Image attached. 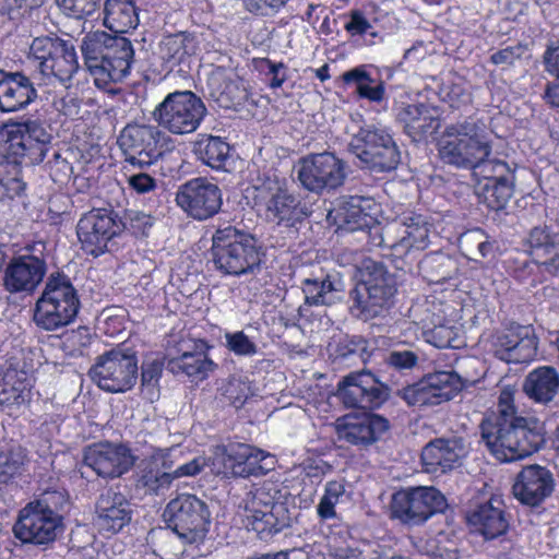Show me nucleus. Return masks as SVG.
Listing matches in <instances>:
<instances>
[{
    "label": "nucleus",
    "mask_w": 559,
    "mask_h": 559,
    "mask_svg": "<svg viewBox=\"0 0 559 559\" xmlns=\"http://www.w3.org/2000/svg\"><path fill=\"white\" fill-rule=\"evenodd\" d=\"M135 461L136 457L128 444L110 441L90 444L83 453L84 465L92 468L97 476L108 479L127 474Z\"/></svg>",
    "instance_id": "18"
},
{
    "label": "nucleus",
    "mask_w": 559,
    "mask_h": 559,
    "mask_svg": "<svg viewBox=\"0 0 559 559\" xmlns=\"http://www.w3.org/2000/svg\"><path fill=\"white\" fill-rule=\"evenodd\" d=\"M383 236L377 245H386V238L396 235L392 245H418L428 240L430 225L421 215H412L404 222L395 221L382 228Z\"/></svg>",
    "instance_id": "39"
},
{
    "label": "nucleus",
    "mask_w": 559,
    "mask_h": 559,
    "mask_svg": "<svg viewBox=\"0 0 559 559\" xmlns=\"http://www.w3.org/2000/svg\"><path fill=\"white\" fill-rule=\"evenodd\" d=\"M396 394L408 406L426 407L439 405L431 390L427 388V383H423V378L416 383L397 389Z\"/></svg>",
    "instance_id": "49"
},
{
    "label": "nucleus",
    "mask_w": 559,
    "mask_h": 559,
    "mask_svg": "<svg viewBox=\"0 0 559 559\" xmlns=\"http://www.w3.org/2000/svg\"><path fill=\"white\" fill-rule=\"evenodd\" d=\"M246 519L248 531L257 534L262 542H269L289 525L288 511L284 506H278L274 511L248 510Z\"/></svg>",
    "instance_id": "37"
},
{
    "label": "nucleus",
    "mask_w": 559,
    "mask_h": 559,
    "mask_svg": "<svg viewBox=\"0 0 559 559\" xmlns=\"http://www.w3.org/2000/svg\"><path fill=\"white\" fill-rule=\"evenodd\" d=\"M466 524L469 532L491 542L508 534L511 514L503 500L492 495L488 500L478 502L466 512Z\"/></svg>",
    "instance_id": "19"
},
{
    "label": "nucleus",
    "mask_w": 559,
    "mask_h": 559,
    "mask_svg": "<svg viewBox=\"0 0 559 559\" xmlns=\"http://www.w3.org/2000/svg\"><path fill=\"white\" fill-rule=\"evenodd\" d=\"M53 107L66 118L74 119L80 114L81 100L71 94H67L53 99Z\"/></svg>",
    "instance_id": "63"
},
{
    "label": "nucleus",
    "mask_w": 559,
    "mask_h": 559,
    "mask_svg": "<svg viewBox=\"0 0 559 559\" xmlns=\"http://www.w3.org/2000/svg\"><path fill=\"white\" fill-rule=\"evenodd\" d=\"M29 58L44 78L62 84L80 69L74 43L57 35L35 37L29 47Z\"/></svg>",
    "instance_id": "6"
},
{
    "label": "nucleus",
    "mask_w": 559,
    "mask_h": 559,
    "mask_svg": "<svg viewBox=\"0 0 559 559\" xmlns=\"http://www.w3.org/2000/svg\"><path fill=\"white\" fill-rule=\"evenodd\" d=\"M88 373L103 391L124 393L136 383L138 356L132 350L112 348L97 357Z\"/></svg>",
    "instance_id": "11"
},
{
    "label": "nucleus",
    "mask_w": 559,
    "mask_h": 559,
    "mask_svg": "<svg viewBox=\"0 0 559 559\" xmlns=\"http://www.w3.org/2000/svg\"><path fill=\"white\" fill-rule=\"evenodd\" d=\"M345 164L334 153L309 154L298 162L297 178L310 192L321 193L344 183Z\"/></svg>",
    "instance_id": "14"
},
{
    "label": "nucleus",
    "mask_w": 559,
    "mask_h": 559,
    "mask_svg": "<svg viewBox=\"0 0 559 559\" xmlns=\"http://www.w3.org/2000/svg\"><path fill=\"white\" fill-rule=\"evenodd\" d=\"M335 428L341 440L353 445L367 447L389 429V420L373 413L353 412L338 417Z\"/></svg>",
    "instance_id": "22"
},
{
    "label": "nucleus",
    "mask_w": 559,
    "mask_h": 559,
    "mask_svg": "<svg viewBox=\"0 0 559 559\" xmlns=\"http://www.w3.org/2000/svg\"><path fill=\"white\" fill-rule=\"evenodd\" d=\"M169 142L159 126L136 121L127 123L117 139L124 162L141 169L162 158L169 151Z\"/></svg>",
    "instance_id": "7"
},
{
    "label": "nucleus",
    "mask_w": 559,
    "mask_h": 559,
    "mask_svg": "<svg viewBox=\"0 0 559 559\" xmlns=\"http://www.w3.org/2000/svg\"><path fill=\"white\" fill-rule=\"evenodd\" d=\"M226 346L237 356H253L258 347L243 331L226 333Z\"/></svg>",
    "instance_id": "58"
},
{
    "label": "nucleus",
    "mask_w": 559,
    "mask_h": 559,
    "mask_svg": "<svg viewBox=\"0 0 559 559\" xmlns=\"http://www.w3.org/2000/svg\"><path fill=\"white\" fill-rule=\"evenodd\" d=\"M82 157L83 153L78 147L69 146L55 152L47 164L50 179L59 186H67L73 177L74 164H80Z\"/></svg>",
    "instance_id": "42"
},
{
    "label": "nucleus",
    "mask_w": 559,
    "mask_h": 559,
    "mask_svg": "<svg viewBox=\"0 0 559 559\" xmlns=\"http://www.w3.org/2000/svg\"><path fill=\"white\" fill-rule=\"evenodd\" d=\"M81 51L97 86L122 81L134 61L131 40L104 31L87 33L83 37Z\"/></svg>",
    "instance_id": "2"
},
{
    "label": "nucleus",
    "mask_w": 559,
    "mask_h": 559,
    "mask_svg": "<svg viewBox=\"0 0 559 559\" xmlns=\"http://www.w3.org/2000/svg\"><path fill=\"white\" fill-rule=\"evenodd\" d=\"M519 333L514 331H508L499 334L493 344V355L501 361L508 362V357H506L508 352H511L514 347Z\"/></svg>",
    "instance_id": "60"
},
{
    "label": "nucleus",
    "mask_w": 559,
    "mask_h": 559,
    "mask_svg": "<svg viewBox=\"0 0 559 559\" xmlns=\"http://www.w3.org/2000/svg\"><path fill=\"white\" fill-rule=\"evenodd\" d=\"M129 187L136 193H147L156 188V180L146 173L132 175L128 178Z\"/></svg>",
    "instance_id": "64"
},
{
    "label": "nucleus",
    "mask_w": 559,
    "mask_h": 559,
    "mask_svg": "<svg viewBox=\"0 0 559 559\" xmlns=\"http://www.w3.org/2000/svg\"><path fill=\"white\" fill-rule=\"evenodd\" d=\"M338 395L346 407L372 411L390 396V389L370 371L350 372L338 383Z\"/></svg>",
    "instance_id": "17"
},
{
    "label": "nucleus",
    "mask_w": 559,
    "mask_h": 559,
    "mask_svg": "<svg viewBox=\"0 0 559 559\" xmlns=\"http://www.w3.org/2000/svg\"><path fill=\"white\" fill-rule=\"evenodd\" d=\"M102 0H57L59 8L70 17L82 20L93 15Z\"/></svg>",
    "instance_id": "53"
},
{
    "label": "nucleus",
    "mask_w": 559,
    "mask_h": 559,
    "mask_svg": "<svg viewBox=\"0 0 559 559\" xmlns=\"http://www.w3.org/2000/svg\"><path fill=\"white\" fill-rule=\"evenodd\" d=\"M173 448H153L138 465L136 486L146 493L158 496L169 490L176 479L193 477L201 473L203 464L195 457L175 466Z\"/></svg>",
    "instance_id": "5"
},
{
    "label": "nucleus",
    "mask_w": 559,
    "mask_h": 559,
    "mask_svg": "<svg viewBox=\"0 0 559 559\" xmlns=\"http://www.w3.org/2000/svg\"><path fill=\"white\" fill-rule=\"evenodd\" d=\"M122 231V221L112 211L93 209L85 213L76 225L81 245H107Z\"/></svg>",
    "instance_id": "26"
},
{
    "label": "nucleus",
    "mask_w": 559,
    "mask_h": 559,
    "mask_svg": "<svg viewBox=\"0 0 559 559\" xmlns=\"http://www.w3.org/2000/svg\"><path fill=\"white\" fill-rule=\"evenodd\" d=\"M554 487L552 473L547 467L532 464L518 473L512 493L522 506L538 508L552 493Z\"/></svg>",
    "instance_id": "24"
},
{
    "label": "nucleus",
    "mask_w": 559,
    "mask_h": 559,
    "mask_svg": "<svg viewBox=\"0 0 559 559\" xmlns=\"http://www.w3.org/2000/svg\"><path fill=\"white\" fill-rule=\"evenodd\" d=\"M153 225V216L135 212L129 216L127 223L122 222V230L126 229L135 239L142 240L150 235Z\"/></svg>",
    "instance_id": "55"
},
{
    "label": "nucleus",
    "mask_w": 559,
    "mask_h": 559,
    "mask_svg": "<svg viewBox=\"0 0 559 559\" xmlns=\"http://www.w3.org/2000/svg\"><path fill=\"white\" fill-rule=\"evenodd\" d=\"M254 236L229 223L218 226L212 235V245H250L254 242Z\"/></svg>",
    "instance_id": "51"
},
{
    "label": "nucleus",
    "mask_w": 559,
    "mask_h": 559,
    "mask_svg": "<svg viewBox=\"0 0 559 559\" xmlns=\"http://www.w3.org/2000/svg\"><path fill=\"white\" fill-rule=\"evenodd\" d=\"M206 106L192 91H175L166 95L152 115L159 127L171 134L194 132L205 118Z\"/></svg>",
    "instance_id": "9"
},
{
    "label": "nucleus",
    "mask_w": 559,
    "mask_h": 559,
    "mask_svg": "<svg viewBox=\"0 0 559 559\" xmlns=\"http://www.w3.org/2000/svg\"><path fill=\"white\" fill-rule=\"evenodd\" d=\"M491 153V146L481 142L476 135L461 132L456 126H449L440 140L439 154L450 164L463 168H472Z\"/></svg>",
    "instance_id": "21"
},
{
    "label": "nucleus",
    "mask_w": 559,
    "mask_h": 559,
    "mask_svg": "<svg viewBox=\"0 0 559 559\" xmlns=\"http://www.w3.org/2000/svg\"><path fill=\"white\" fill-rule=\"evenodd\" d=\"M423 383L431 390L438 404L454 399L463 389L464 382L455 371L439 370L423 377Z\"/></svg>",
    "instance_id": "41"
},
{
    "label": "nucleus",
    "mask_w": 559,
    "mask_h": 559,
    "mask_svg": "<svg viewBox=\"0 0 559 559\" xmlns=\"http://www.w3.org/2000/svg\"><path fill=\"white\" fill-rule=\"evenodd\" d=\"M37 97L31 79L23 72L0 69V110L14 112L25 108Z\"/></svg>",
    "instance_id": "31"
},
{
    "label": "nucleus",
    "mask_w": 559,
    "mask_h": 559,
    "mask_svg": "<svg viewBox=\"0 0 559 559\" xmlns=\"http://www.w3.org/2000/svg\"><path fill=\"white\" fill-rule=\"evenodd\" d=\"M222 397L236 409H240L254 395L251 381L246 376L230 374L219 388Z\"/></svg>",
    "instance_id": "46"
},
{
    "label": "nucleus",
    "mask_w": 559,
    "mask_h": 559,
    "mask_svg": "<svg viewBox=\"0 0 559 559\" xmlns=\"http://www.w3.org/2000/svg\"><path fill=\"white\" fill-rule=\"evenodd\" d=\"M264 247H211L216 270L225 275L254 273L265 257Z\"/></svg>",
    "instance_id": "27"
},
{
    "label": "nucleus",
    "mask_w": 559,
    "mask_h": 559,
    "mask_svg": "<svg viewBox=\"0 0 559 559\" xmlns=\"http://www.w3.org/2000/svg\"><path fill=\"white\" fill-rule=\"evenodd\" d=\"M516 390L503 386L497 409L480 423V433L490 453L499 462L510 463L536 453L545 444L544 424L534 416L522 415L515 405Z\"/></svg>",
    "instance_id": "1"
},
{
    "label": "nucleus",
    "mask_w": 559,
    "mask_h": 559,
    "mask_svg": "<svg viewBox=\"0 0 559 559\" xmlns=\"http://www.w3.org/2000/svg\"><path fill=\"white\" fill-rule=\"evenodd\" d=\"M513 194L512 182H484L477 191L478 203L490 211L503 210Z\"/></svg>",
    "instance_id": "45"
},
{
    "label": "nucleus",
    "mask_w": 559,
    "mask_h": 559,
    "mask_svg": "<svg viewBox=\"0 0 559 559\" xmlns=\"http://www.w3.org/2000/svg\"><path fill=\"white\" fill-rule=\"evenodd\" d=\"M296 206V199L288 192L285 181L267 179L254 189L253 207L270 222L289 221Z\"/></svg>",
    "instance_id": "23"
},
{
    "label": "nucleus",
    "mask_w": 559,
    "mask_h": 559,
    "mask_svg": "<svg viewBox=\"0 0 559 559\" xmlns=\"http://www.w3.org/2000/svg\"><path fill=\"white\" fill-rule=\"evenodd\" d=\"M62 523L63 516L50 507L44 496L20 510L13 532L23 544L48 545L56 540Z\"/></svg>",
    "instance_id": "10"
},
{
    "label": "nucleus",
    "mask_w": 559,
    "mask_h": 559,
    "mask_svg": "<svg viewBox=\"0 0 559 559\" xmlns=\"http://www.w3.org/2000/svg\"><path fill=\"white\" fill-rule=\"evenodd\" d=\"M526 245H559V233L551 226H536L530 231Z\"/></svg>",
    "instance_id": "61"
},
{
    "label": "nucleus",
    "mask_w": 559,
    "mask_h": 559,
    "mask_svg": "<svg viewBox=\"0 0 559 559\" xmlns=\"http://www.w3.org/2000/svg\"><path fill=\"white\" fill-rule=\"evenodd\" d=\"M223 453L225 465L236 477L263 476L272 469L264 463L270 454L253 445L233 442L224 447Z\"/></svg>",
    "instance_id": "30"
},
{
    "label": "nucleus",
    "mask_w": 559,
    "mask_h": 559,
    "mask_svg": "<svg viewBox=\"0 0 559 559\" xmlns=\"http://www.w3.org/2000/svg\"><path fill=\"white\" fill-rule=\"evenodd\" d=\"M436 310L437 305L433 301L425 302V305L414 309V322L421 330L427 343L437 348L452 347L454 330L445 323V316Z\"/></svg>",
    "instance_id": "32"
},
{
    "label": "nucleus",
    "mask_w": 559,
    "mask_h": 559,
    "mask_svg": "<svg viewBox=\"0 0 559 559\" xmlns=\"http://www.w3.org/2000/svg\"><path fill=\"white\" fill-rule=\"evenodd\" d=\"M280 489L276 484L270 480L263 481L252 491V498L248 510H269L274 511L276 507L284 506L278 502Z\"/></svg>",
    "instance_id": "50"
},
{
    "label": "nucleus",
    "mask_w": 559,
    "mask_h": 559,
    "mask_svg": "<svg viewBox=\"0 0 559 559\" xmlns=\"http://www.w3.org/2000/svg\"><path fill=\"white\" fill-rule=\"evenodd\" d=\"M165 368V357L145 358L141 366V384L144 388L157 386Z\"/></svg>",
    "instance_id": "57"
},
{
    "label": "nucleus",
    "mask_w": 559,
    "mask_h": 559,
    "mask_svg": "<svg viewBox=\"0 0 559 559\" xmlns=\"http://www.w3.org/2000/svg\"><path fill=\"white\" fill-rule=\"evenodd\" d=\"M447 506L444 496L433 487H414L393 493L391 518L413 526L421 525Z\"/></svg>",
    "instance_id": "12"
},
{
    "label": "nucleus",
    "mask_w": 559,
    "mask_h": 559,
    "mask_svg": "<svg viewBox=\"0 0 559 559\" xmlns=\"http://www.w3.org/2000/svg\"><path fill=\"white\" fill-rule=\"evenodd\" d=\"M396 293V276L382 262L364 259L358 281L349 292V311L360 320H372L390 309Z\"/></svg>",
    "instance_id": "3"
},
{
    "label": "nucleus",
    "mask_w": 559,
    "mask_h": 559,
    "mask_svg": "<svg viewBox=\"0 0 559 559\" xmlns=\"http://www.w3.org/2000/svg\"><path fill=\"white\" fill-rule=\"evenodd\" d=\"M176 202L188 216L204 221L213 217L222 207V191L206 178H193L180 186Z\"/></svg>",
    "instance_id": "20"
},
{
    "label": "nucleus",
    "mask_w": 559,
    "mask_h": 559,
    "mask_svg": "<svg viewBox=\"0 0 559 559\" xmlns=\"http://www.w3.org/2000/svg\"><path fill=\"white\" fill-rule=\"evenodd\" d=\"M418 362V356L412 350H393L388 357V364L394 369L409 370Z\"/></svg>",
    "instance_id": "62"
},
{
    "label": "nucleus",
    "mask_w": 559,
    "mask_h": 559,
    "mask_svg": "<svg viewBox=\"0 0 559 559\" xmlns=\"http://www.w3.org/2000/svg\"><path fill=\"white\" fill-rule=\"evenodd\" d=\"M81 308V300L70 277L62 272L51 273L35 302L33 321L37 328L53 332L71 324Z\"/></svg>",
    "instance_id": "4"
},
{
    "label": "nucleus",
    "mask_w": 559,
    "mask_h": 559,
    "mask_svg": "<svg viewBox=\"0 0 559 559\" xmlns=\"http://www.w3.org/2000/svg\"><path fill=\"white\" fill-rule=\"evenodd\" d=\"M28 461V452L22 445L0 450V485H10L20 478Z\"/></svg>",
    "instance_id": "43"
},
{
    "label": "nucleus",
    "mask_w": 559,
    "mask_h": 559,
    "mask_svg": "<svg viewBox=\"0 0 559 559\" xmlns=\"http://www.w3.org/2000/svg\"><path fill=\"white\" fill-rule=\"evenodd\" d=\"M357 157L372 171H391L397 167L401 154L392 135L378 128L360 129L355 138Z\"/></svg>",
    "instance_id": "15"
},
{
    "label": "nucleus",
    "mask_w": 559,
    "mask_h": 559,
    "mask_svg": "<svg viewBox=\"0 0 559 559\" xmlns=\"http://www.w3.org/2000/svg\"><path fill=\"white\" fill-rule=\"evenodd\" d=\"M199 136L193 146L198 158L213 169H225L229 159V144L219 136L211 134H200Z\"/></svg>",
    "instance_id": "40"
},
{
    "label": "nucleus",
    "mask_w": 559,
    "mask_h": 559,
    "mask_svg": "<svg viewBox=\"0 0 559 559\" xmlns=\"http://www.w3.org/2000/svg\"><path fill=\"white\" fill-rule=\"evenodd\" d=\"M51 143V134L44 124L28 120L19 126L16 132H11L7 140V156L12 163L33 166L40 164Z\"/></svg>",
    "instance_id": "16"
},
{
    "label": "nucleus",
    "mask_w": 559,
    "mask_h": 559,
    "mask_svg": "<svg viewBox=\"0 0 559 559\" xmlns=\"http://www.w3.org/2000/svg\"><path fill=\"white\" fill-rule=\"evenodd\" d=\"M475 173L483 177L484 182H512V171L507 162L484 157L472 166Z\"/></svg>",
    "instance_id": "47"
},
{
    "label": "nucleus",
    "mask_w": 559,
    "mask_h": 559,
    "mask_svg": "<svg viewBox=\"0 0 559 559\" xmlns=\"http://www.w3.org/2000/svg\"><path fill=\"white\" fill-rule=\"evenodd\" d=\"M35 379L12 364L0 366V404L9 408L28 406L33 400Z\"/></svg>",
    "instance_id": "28"
},
{
    "label": "nucleus",
    "mask_w": 559,
    "mask_h": 559,
    "mask_svg": "<svg viewBox=\"0 0 559 559\" xmlns=\"http://www.w3.org/2000/svg\"><path fill=\"white\" fill-rule=\"evenodd\" d=\"M198 50L199 41L189 32L166 35L147 57L146 72L154 80L166 79L177 67H189Z\"/></svg>",
    "instance_id": "13"
},
{
    "label": "nucleus",
    "mask_w": 559,
    "mask_h": 559,
    "mask_svg": "<svg viewBox=\"0 0 559 559\" xmlns=\"http://www.w3.org/2000/svg\"><path fill=\"white\" fill-rule=\"evenodd\" d=\"M163 518L167 527L188 544L202 543L211 524L207 504L193 493H179L170 499Z\"/></svg>",
    "instance_id": "8"
},
{
    "label": "nucleus",
    "mask_w": 559,
    "mask_h": 559,
    "mask_svg": "<svg viewBox=\"0 0 559 559\" xmlns=\"http://www.w3.org/2000/svg\"><path fill=\"white\" fill-rule=\"evenodd\" d=\"M47 271L46 261L33 254L11 259L3 276V286L11 294H33L43 282Z\"/></svg>",
    "instance_id": "25"
},
{
    "label": "nucleus",
    "mask_w": 559,
    "mask_h": 559,
    "mask_svg": "<svg viewBox=\"0 0 559 559\" xmlns=\"http://www.w3.org/2000/svg\"><path fill=\"white\" fill-rule=\"evenodd\" d=\"M461 448L450 439H436L426 444L421 451V462L429 473H445L455 468L461 459Z\"/></svg>",
    "instance_id": "36"
},
{
    "label": "nucleus",
    "mask_w": 559,
    "mask_h": 559,
    "mask_svg": "<svg viewBox=\"0 0 559 559\" xmlns=\"http://www.w3.org/2000/svg\"><path fill=\"white\" fill-rule=\"evenodd\" d=\"M212 348L206 340L198 338L193 342V350L169 359L168 368L174 373H185L189 378L204 380L217 368V364L209 357Z\"/></svg>",
    "instance_id": "33"
},
{
    "label": "nucleus",
    "mask_w": 559,
    "mask_h": 559,
    "mask_svg": "<svg viewBox=\"0 0 559 559\" xmlns=\"http://www.w3.org/2000/svg\"><path fill=\"white\" fill-rule=\"evenodd\" d=\"M250 92L242 80H228L224 82L217 103L225 109L237 110L249 99Z\"/></svg>",
    "instance_id": "48"
},
{
    "label": "nucleus",
    "mask_w": 559,
    "mask_h": 559,
    "mask_svg": "<svg viewBox=\"0 0 559 559\" xmlns=\"http://www.w3.org/2000/svg\"><path fill=\"white\" fill-rule=\"evenodd\" d=\"M537 355V343L534 337H522L518 336L514 347L511 352H508L506 357H508L507 364H530L535 359Z\"/></svg>",
    "instance_id": "52"
},
{
    "label": "nucleus",
    "mask_w": 559,
    "mask_h": 559,
    "mask_svg": "<svg viewBox=\"0 0 559 559\" xmlns=\"http://www.w3.org/2000/svg\"><path fill=\"white\" fill-rule=\"evenodd\" d=\"M103 23L115 34H126L138 27L139 9L134 0H105Z\"/></svg>",
    "instance_id": "38"
},
{
    "label": "nucleus",
    "mask_w": 559,
    "mask_h": 559,
    "mask_svg": "<svg viewBox=\"0 0 559 559\" xmlns=\"http://www.w3.org/2000/svg\"><path fill=\"white\" fill-rule=\"evenodd\" d=\"M523 392L537 404L548 405L559 392V372L552 366H539L524 379Z\"/></svg>",
    "instance_id": "35"
},
{
    "label": "nucleus",
    "mask_w": 559,
    "mask_h": 559,
    "mask_svg": "<svg viewBox=\"0 0 559 559\" xmlns=\"http://www.w3.org/2000/svg\"><path fill=\"white\" fill-rule=\"evenodd\" d=\"M367 347L368 342L364 337L354 336L340 342L336 354L341 358L358 357L361 361L366 362L370 356Z\"/></svg>",
    "instance_id": "56"
},
{
    "label": "nucleus",
    "mask_w": 559,
    "mask_h": 559,
    "mask_svg": "<svg viewBox=\"0 0 559 559\" xmlns=\"http://www.w3.org/2000/svg\"><path fill=\"white\" fill-rule=\"evenodd\" d=\"M399 121L413 141L419 142L433 135L440 128L436 110L425 104H408L399 111Z\"/></svg>",
    "instance_id": "34"
},
{
    "label": "nucleus",
    "mask_w": 559,
    "mask_h": 559,
    "mask_svg": "<svg viewBox=\"0 0 559 559\" xmlns=\"http://www.w3.org/2000/svg\"><path fill=\"white\" fill-rule=\"evenodd\" d=\"M97 525L103 533L117 534L132 519V509L127 497L114 488L100 493L96 501Z\"/></svg>",
    "instance_id": "29"
},
{
    "label": "nucleus",
    "mask_w": 559,
    "mask_h": 559,
    "mask_svg": "<svg viewBox=\"0 0 559 559\" xmlns=\"http://www.w3.org/2000/svg\"><path fill=\"white\" fill-rule=\"evenodd\" d=\"M251 66L271 91L282 88L289 79V68L284 61H275L267 57H253Z\"/></svg>",
    "instance_id": "44"
},
{
    "label": "nucleus",
    "mask_w": 559,
    "mask_h": 559,
    "mask_svg": "<svg viewBox=\"0 0 559 559\" xmlns=\"http://www.w3.org/2000/svg\"><path fill=\"white\" fill-rule=\"evenodd\" d=\"M289 0H241L246 12L255 17H271L276 15Z\"/></svg>",
    "instance_id": "54"
},
{
    "label": "nucleus",
    "mask_w": 559,
    "mask_h": 559,
    "mask_svg": "<svg viewBox=\"0 0 559 559\" xmlns=\"http://www.w3.org/2000/svg\"><path fill=\"white\" fill-rule=\"evenodd\" d=\"M345 17H347V21L344 23V29L352 37L369 34V31L372 28L370 21L359 9L350 10L345 14Z\"/></svg>",
    "instance_id": "59"
}]
</instances>
